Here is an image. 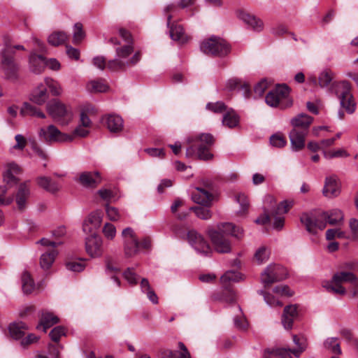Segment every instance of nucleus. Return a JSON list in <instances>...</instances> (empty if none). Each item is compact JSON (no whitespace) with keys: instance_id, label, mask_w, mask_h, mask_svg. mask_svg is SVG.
<instances>
[{"instance_id":"23","label":"nucleus","mask_w":358,"mask_h":358,"mask_svg":"<svg viewBox=\"0 0 358 358\" xmlns=\"http://www.w3.org/2000/svg\"><path fill=\"white\" fill-rule=\"evenodd\" d=\"M296 305H289L285 307L282 315V324L285 329H291L293 326V322L298 317V310Z\"/></svg>"},{"instance_id":"4","label":"nucleus","mask_w":358,"mask_h":358,"mask_svg":"<svg viewBox=\"0 0 358 358\" xmlns=\"http://www.w3.org/2000/svg\"><path fill=\"white\" fill-rule=\"evenodd\" d=\"M115 59L108 61L107 68L112 71H125L127 67L136 65L141 59V52L137 51L129 59L127 58L134 52L132 44H127L116 48Z\"/></svg>"},{"instance_id":"54","label":"nucleus","mask_w":358,"mask_h":358,"mask_svg":"<svg viewBox=\"0 0 358 358\" xmlns=\"http://www.w3.org/2000/svg\"><path fill=\"white\" fill-rule=\"evenodd\" d=\"M102 232L106 238L113 240L116 236V228L111 223H106L102 229Z\"/></svg>"},{"instance_id":"17","label":"nucleus","mask_w":358,"mask_h":358,"mask_svg":"<svg viewBox=\"0 0 358 358\" xmlns=\"http://www.w3.org/2000/svg\"><path fill=\"white\" fill-rule=\"evenodd\" d=\"M85 248L92 257H100L103 253L101 238L97 234H90L85 239Z\"/></svg>"},{"instance_id":"20","label":"nucleus","mask_w":358,"mask_h":358,"mask_svg":"<svg viewBox=\"0 0 358 358\" xmlns=\"http://www.w3.org/2000/svg\"><path fill=\"white\" fill-rule=\"evenodd\" d=\"M237 17L248 25L255 31H261L263 29V22L255 15H250L243 10L236 11Z\"/></svg>"},{"instance_id":"26","label":"nucleus","mask_w":358,"mask_h":358,"mask_svg":"<svg viewBox=\"0 0 358 358\" xmlns=\"http://www.w3.org/2000/svg\"><path fill=\"white\" fill-rule=\"evenodd\" d=\"M59 320L57 316L55 315L52 313L48 311H42L40 322L36 326L37 329H43L44 332L47 329L59 322Z\"/></svg>"},{"instance_id":"12","label":"nucleus","mask_w":358,"mask_h":358,"mask_svg":"<svg viewBox=\"0 0 358 358\" xmlns=\"http://www.w3.org/2000/svg\"><path fill=\"white\" fill-rule=\"evenodd\" d=\"M39 137L45 143L71 141L73 136L62 133L55 126L49 125L47 128H41L38 133Z\"/></svg>"},{"instance_id":"29","label":"nucleus","mask_w":358,"mask_h":358,"mask_svg":"<svg viewBox=\"0 0 358 358\" xmlns=\"http://www.w3.org/2000/svg\"><path fill=\"white\" fill-rule=\"evenodd\" d=\"M28 326L23 322H14L10 324L8 331L10 336L15 340L22 338L24 334L25 331L28 330Z\"/></svg>"},{"instance_id":"47","label":"nucleus","mask_w":358,"mask_h":358,"mask_svg":"<svg viewBox=\"0 0 358 358\" xmlns=\"http://www.w3.org/2000/svg\"><path fill=\"white\" fill-rule=\"evenodd\" d=\"M179 8L178 3H171L166 6L164 9V13L166 15L167 22L166 25L169 27L171 22V19L174 14L177 13Z\"/></svg>"},{"instance_id":"49","label":"nucleus","mask_w":358,"mask_h":358,"mask_svg":"<svg viewBox=\"0 0 358 358\" xmlns=\"http://www.w3.org/2000/svg\"><path fill=\"white\" fill-rule=\"evenodd\" d=\"M270 143L273 147L283 148L287 144V140L284 135L277 133L270 137Z\"/></svg>"},{"instance_id":"60","label":"nucleus","mask_w":358,"mask_h":358,"mask_svg":"<svg viewBox=\"0 0 358 358\" xmlns=\"http://www.w3.org/2000/svg\"><path fill=\"white\" fill-rule=\"evenodd\" d=\"M85 267V264L80 262L70 261L66 263V268L73 272H80L84 270Z\"/></svg>"},{"instance_id":"46","label":"nucleus","mask_w":358,"mask_h":358,"mask_svg":"<svg viewBox=\"0 0 358 358\" xmlns=\"http://www.w3.org/2000/svg\"><path fill=\"white\" fill-rule=\"evenodd\" d=\"M270 252L266 247H261L255 254V260L258 264H262L269 258Z\"/></svg>"},{"instance_id":"42","label":"nucleus","mask_w":358,"mask_h":358,"mask_svg":"<svg viewBox=\"0 0 358 358\" xmlns=\"http://www.w3.org/2000/svg\"><path fill=\"white\" fill-rule=\"evenodd\" d=\"M293 341L295 345L298 346L297 349L292 350V353L296 357H299L300 355L306 348V341L303 337H299L296 335L293 336Z\"/></svg>"},{"instance_id":"56","label":"nucleus","mask_w":358,"mask_h":358,"mask_svg":"<svg viewBox=\"0 0 358 358\" xmlns=\"http://www.w3.org/2000/svg\"><path fill=\"white\" fill-rule=\"evenodd\" d=\"M123 276L131 285H136L138 283V276L131 268H127L124 271Z\"/></svg>"},{"instance_id":"41","label":"nucleus","mask_w":358,"mask_h":358,"mask_svg":"<svg viewBox=\"0 0 358 358\" xmlns=\"http://www.w3.org/2000/svg\"><path fill=\"white\" fill-rule=\"evenodd\" d=\"M324 348L334 354H341L340 344L337 338H328L324 343Z\"/></svg>"},{"instance_id":"63","label":"nucleus","mask_w":358,"mask_h":358,"mask_svg":"<svg viewBox=\"0 0 358 358\" xmlns=\"http://www.w3.org/2000/svg\"><path fill=\"white\" fill-rule=\"evenodd\" d=\"M15 140L16 141V144L13 145V148L22 150L27 145L26 138L22 134H17L15 136Z\"/></svg>"},{"instance_id":"22","label":"nucleus","mask_w":358,"mask_h":358,"mask_svg":"<svg viewBox=\"0 0 358 358\" xmlns=\"http://www.w3.org/2000/svg\"><path fill=\"white\" fill-rule=\"evenodd\" d=\"M322 193L329 198L336 197L340 194V186L336 176H331L325 178Z\"/></svg>"},{"instance_id":"30","label":"nucleus","mask_w":358,"mask_h":358,"mask_svg":"<svg viewBox=\"0 0 358 358\" xmlns=\"http://www.w3.org/2000/svg\"><path fill=\"white\" fill-rule=\"evenodd\" d=\"M48 99L47 89L43 84L34 89L30 96V100L38 105H43Z\"/></svg>"},{"instance_id":"55","label":"nucleus","mask_w":358,"mask_h":358,"mask_svg":"<svg viewBox=\"0 0 358 358\" xmlns=\"http://www.w3.org/2000/svg\"><path fill=\"white\" fill-rule=\"evenodd\" d=\"M236 201L240 204L241 209L240 213H245L248 208L249 201L247 196L243 193H239L235 196Z\"/></svg>"},{"instance_id":"64","label":"nucleus","mask_w":358,"mask_h":358,"mask_svg":"<svg viewBox=\"0 0 358 358\" xmlns=\"http://www.w3.org/2000/svg\"><path fill=\"white\" fill-rule=\"evenodd\" d=\"M38 340V336L34 334H29L21 341L20 344L22 347L26 348L30 344L37 342Z\"/></svg>"},{"instance_id":"5","label":"nucleus","mask_w":358,"mask_h":358,"mask_svg":"<svg viewBox=\"0 0 358 358\" xmlns=\"http://www.w3.org/2000/svg\"><path fill=\"white\" fill-rule=\"evenodd\" d=\"M347 282L351 283L353 296H358V278L352 272L341 271L336 273L331 281H326L323 283V287L328 292L345 295L346 290L341 285V283Z\"/></svg>"},{"instance_id":"48","label":"nucleus","mask_w":358,"mask_h":358,"mask_svg":"<svg viewBox=\"0 0 358 358\" xmlns=\"http://www.w3.org/2000/svg\"><path fill=\"white\" fill-rule=\"evenodd\" d=\"M292 350L286 348H277L275 350L266 349L265 353L274 356H278L281 358H292L291 353Z\"/></svg>"},{"instance_id":"1","label":"nucleus","mask_w":358,"mask_h":358,"mask_svg":"<svg viewBox=\"0 0 358 358\" xmlns=\"http://www.w3.org/2000/svg\"><path fill=\"white\" fill-rule=\"evenodd\" d=\"M343 212L337 208L329 211H312L303 213L300 217L301 222L310 234H315L317 229L323 230L327 224L336 225L343 221Z\"/></svg>"},{"instance_id":"34","label":"nucleus","mask_w":358,"mask_h":358,"mask_svg":"<svg viewBox=\"0 0 358 358\" xmlns=\"http://www.w3.org/2000/svg\"><path fill=\"white\" fill-rule=\"evenodd\" d=\"M178 348L181 352L167 350L164 352V358H191L190 354L182 342L178 343Z\"/></svg>"},{"instance_id":"16","label":"nucleus","mask_w":358,"mask_h":358,"mask_svg":"<svg viewBox=\"0 0 358 358\" xmlns=\"http://www.w3.org/2000/svg\"><path fill=\"white\" fill-rule=\"evenodd\" d=\"M102 219L103 213L101 210L90 213L83 222V231L90 234H96V231L101 227Z\"/></svg>"},{"instance_id":"58","label":"nucleus","mask_w":358,"mask_h":358,"mask_svg":"<svg viewBox=\"0 0 358 358\" xmlns=\"http://www.w3.org/2000/svg\"><path fill=\"white\" fill-rule=\"evenodd\" d=\"M206 108L213 113H220L225 111L227 107L223 102L217 101L215 103H208L206 105Z\"/></svg>"},{"instance_id":"37","label":"nucleus","mask_w":358,"mask_h":358,"mask_svg":"<svg viewBox=\"0 0 358 358\" xmlns=\"http://www.w3.org/2000/svg\"><path fill=\"white\" fill-rule=\"evenodd\" d=\"M22 290L26 294L31 293L35 288L34 280L27 271H24L22 275Z\"/></svg>"},{"instance_id":"21","label":"nucleus","mask_w":358,"mask_h":358,"mask_svg":"<svg viewBox=\"0 0 358 358\" xmlns=\"http://www.w3.org/2000/svg\"><path fill=\"white\" fill-rule=\"evenodd\" d=\"M80 183L87 188H95L101 182L99 172H83L80 175Z\"/></svg>"},{"instance_id":"13","label":"nucleus","mask_w":358,"mask_h":358,"mask_svg":"<svg viewBox=\"0 0 358 358\" xmlns=\"http://www.w3.org/2000/svg\"><path fill=\"white\" fill-rule=\"evenodd\" d=\"M122 236L124 240V253L127 258L132 257L138 252L139 241L131 227L123 229Z\"/></svg>"},{"instance_id":"51","label":"nucleus","mask_w":358,"mask_h":358,"mask_svg":"<svg viewBox=\"0 0 358 358\" xmlns=\"http://www.w3.org/2000/svg\"><path fill=\"white\" fill-rule=\"evenodd\" d=\"M85 32L83 30V24L80 22H77L74 25V31L73 42L74 44L80 43L82 40L85 38Z\"/></svg>"},{"instance_id":"14","label":"nucleus","mask_w":358,"mask_h":358,"mask_svg":"<svg viewBox=\"0 0 358 358\" xmlns=\"http://www.w3.org/2000/svg\"><path fill=\"white\" fill-rule=\"evenodd\" d=\"M289 88L285 85H278L275 89L271 90L266 96L265 100L268 105L276 107L280 102L286 99L289 94Z\"/></svg>"},{"instance_id":"33","label":"nucleus","mask_w":358,"mask_h":358,"mask_svg":"<svg viewBox=\"0 0 358 358\" xmlns=\"http://www.w3.org/2000/svg\"><path fill=\"white\" fill-rule=\"evenodd\" d=\"M58 252L56 249H51L43 253L40 257V266L44 270L49 269L55 260Z\"/></svg>"},{"instance_id":"25","label":"nucleus","mask_w":358,"mask_h":358,"mask_svg":"<svg viewBox=\"0 0 358 358\" xmlns=\"http://www.w3.org/2000/svg\"><path fill=\"white\" fill-rule=\"evenodd\" d=\"M29 62L30 71L36 74L41 73L46 66V59L34 52L31 53Z\"/></svg>"},{"instance_id":"59","label":"nucleus","mask_w":358,"mask_h":358,"mask_svg":"<svg viewBox=\"0 0 358 358\" xmlns=\"http://www.w3.org/2000/svg\"><path fill=\"white\" fill-rule=\"evenodd\" d=\"M38 109L29 103H24L20 110L22 116H35Z\"/></svg>"},{"instance_id":"52","label":"nucleus","mask_w":358,"mask_h":358,"mask_svg":"<svg viewBox=\"0 0 358 358\" xmlns=\"http://www.w3.org/2000/svg\"><path fill=\"white\" fill-rule=\"evenodd\" d=\"M66 335V329L62 326H57L49 333V336L54 342H59L60 338Z\"/></svg>"},{"instance_id":"27","label":"nucleus","mask_w":358,"mask_h":358,"mask_svg":"<svg viewBox=\"0 0 358 358\" xmlns=\"http://www.w3.org/2000/svg\"><path fill=\"white\" fill-rule=\"evenodd\" d=\"M30 194V188L27 182L21 183L16 194V203L20 210H23L26 206L27 200Z\"/></svg>"},{"instance_id":"28","label":"nucleus","mask_w":358,"mask_h":358,"mask_svg":"<svg viewBox=\"0 0 358 358\" xmlns=\"http://www.w3.org/2000/svg\"><path fill=\"white\" fill-rule=\"evenodd\" d=\"M215 301H220L227 303H234L236 301V295L233 289L225 287L220 292L214 293L212 296Z\"/></svg>"},{"instance_id":"43","label":"nucleus","mask_w":358,"mask_h":358,"mask_svg":"<svg viewBox=\"0 0 358 358\" xmlns=\"http://www.w3.org/2000/svg\"><path fill=\"white\" fill-rule=\"evenodd\" d=\"M208 208L205 206H192L189 208V210L193 211L199 218L206 220L212 217L211 211Z\"/></svg>"},{"instance_id":"61","label":"nucleus","mask_w":358,"mask_h":358,"mask_svg":"<svg viewBox=\"0 0 358 358\" xmlns=\"http://www.w3.org/2000/svg\"><path fill=\"white\" fill-rule=\"evenodd\" d=\"M106 212L108 219L111 221H117L120 218L118 210L108 204L106 206Z\"/></svg>"},{"instance_id":"2","label":"nucleus","mask_w":358,"mask_h":358,"mask_svg":"<svg viewBox=\"0 0 358 358\" xmlns=\"http://www.w3.org/2000/svg\"><path fill=\"white\" fill-rule=\"evenodd\" d=\"M243 231L241 228L231 222H222L218 224L216 229L209 228L207 233L216 252L229 253L231 250L229 236L240 238L243 236Z\"/></svg>"},{"instance_id":"11","label":"nucleus","mask_w":358,"mask_h":358,"mask_svg":"<svg viewBox=\"0 0 358 358\" xmlns=\"http://www.w3.org/2000/svg\"><path fill=\"white\" fill-rule=\"evenodd\" d=\"M49 114L62 124H66L72 118V112L64 103L53 99L47 104Z\"/></svg>"},{"instance_id":"57","label":"nucleus","mask_w":358,"mask_h":358,"mask_svg":"<svg viewBox=\"0 0 358 358\" xmlns=\"http://www.w3.org/2000/svg\"><path fill=\"white\" fill-rule=\"evenodd\" d=\"M336 237L339 238H349V237L346 236L345 232L338 229H329L326 231V238L327 240L331 241Z\"/></svg>"},{"instance_id":"19","label":"nucleus","mask_w":358,"mask_h":358,"mask_svg":"<svg viewBox=\"0 0 358 358\" xmlns=\"http://www.w3.org/2000/svg\"><path fill=\"white\" fill-rule=\"evenodd\" d=\"M191 197L194 202L205 207H210L213 199V195L203 187H195Z\"/></svg>"},{"instance_id":"7","label":"nucleus","mask_w":358,"mask_h":358,"mask_svg":"<svg viewBox=\"0 0 358 358\" xmlns=\"http://www.w3.org/2000/svg\"><path fill=\"white\" fill-rule=\"evenodd\" d=\"M0 69L6 79L13 81L17 80L20 67L14 59V52L8 43H6L1 52Z\"/></svg>"},{"instance_id":"40","label":"nucleus","mask_w":358,"mask_h":358,"mask_svg":"<svg viewBox=\"0 0 358 358\" xmlns=\"http://www.w3.org/2000/svg\"><path fill=\"white\" fill-rule=\"evenodd\" d=\"M294 201L284 200L281 201L277 207L271 211L272 215H278L280 214L287 213L289 210L293 206Z\"/></svg>"},{"instance_id":"18","label":"nucleus","mask_w":358,"mask_h":358,"mask_svg":"<svg viewBox=\"0 0 358 358\" xmlns=\"http://www.w3.org/2000/svg\"><path fill=\"white\" fill-rule=\"evenodd\" d=\"M334 78V73L330 69H326L322 71L318 77L311 75L308 78V82L310 85L321 88L329 87Z\"/></svg>"},{"instance_id":"31","label":"nucleus","mask_w":358,"mask_h":358,"mask_svg":"<svg viewBox=\"0 0 358 358\" xmlns=\"http://www.w3.org/2000/svg\"><path fill=\"white\" fill-rule=\"evenodd\" d=\"M170 37L173 41H178L180 43H185L187 41V37L185 34L184 29L182 25L176 23H171L169 27Z\"/></svg>"},{"instance_id":"6","label":"nucleus","mask_w":358,"mask_h":358,"mask_svg":"<svg viewBox=\"0 0 358 358\" xmlns=\"http://www.w3.org/2000/svg\"><path fill=\"white\" fill-rule=\"evenodd\" d=\"M330 90L340 101V105L348 114H352L356 110V103L351 93L349 82L343 80L331 83Z\"/></svg>"},{"instance_id":"10","label":"nucleus","mask_w":358,"mask_h":358,"mask_svg":"<svg viewBox=\"0 0 358 358\" xmlns=\"http://www.w3.org/2000/svg\"><path fill=\"white\" fill-rule=\"evenodd\" d=\"M287 276L286 268L280 264L268 265L261 275V282L265 287L285 280Z\"/></svg>"},{"instance_id":"15","label":"nucleus","mask_w":358,"mask_h":358,"mask_svg":"<svg viewBox=\"0 0 358 358\" xmlns=\"http://www.w3.org/2000/svg\"><path fill=\"white\" fill-rule=\"evenodd\" d=\"M187 240L189 244L199 253L208 255L211 252L210 247L202 235L194 229L187 232Z\"/></svg>"},{"instance_id":"36","label":"nucleus","mask_w":358,"mask_h":358,"mask_svg":"<svg viewBox=\"0 0 358 358\" xmlns=\"http://www.w3.org/2000/svg\"><path fill=\"white\" fill-rule=\"evenodd\" d=\"M37 183L41 187L49 192L55 193L59 189L57 183L48 177L41 176L38 178Z\"/></svg>"},{"instance_id":"3","label":"nucleus","mask_w":358,"mask_h":358,"mask_svg":"<svg viewBox=\"0 0 358 358\" xmlns=\"http://www.w3.org/2000/svg\"><path fill=\"white\" fill-rule=\"evenodd\" d=\"M313 122V117L305 113H300L292 118L290 123L293 128L289 137L293 151L298 152L305 147V139Z\"/></svg>"},{"instance_id":"44","label":"nucleus","mask_w":358,"mask_h":358,"mask_svg":"<svg viewBox=\"0 0 358 358\" xmlns=\"http://www.w3.org/2000/svg\"><path fill=\"white\" fill-rule=\"evenodd\" d=\"M87 88L91 92H104L108 87L101 80H92L87 84Z\"/></svg>"},{"instance_id":"38","label":"nucleus","mask_w":358,"mask_h":358,"mask_svg":"<svg viewBox=\"0 0 358 358\" xmlns=\"http://www.w3.org/2000/svg\"><path fill=\"white\" fill-rule=\"evenodd\" d=\"M238 122L239 117L234 110L227 111L223 115L222 124L229 128H234L236 127L238 124Z\"/></svg>"},{"instance_id":"53","label":"nucleus","mask_w":358,"mask_h":358,"mask_svg":"<svg viewBox=\"0 0 358 358\" xmlns=\"http://www.w3.org/2000/svg\"><path fill=\"white\" fill-rule=\"evenodd\" d=\"M273 292L276 294H278L281 296H292L294 294V292L290 289L289 286L286 285H280L275 287L273 289Z\"/></svg>"},{"instance_id":"8","label":"nucleus","mask_w":358,"mask_h":358,"mask_svg":"<svg viewBox=\"0 0 358 358\" xmlns=\"http://www.w3.org/2000/svg\"><path fill=\"white\" fill-rule=\"evenodd\" d=\"M199 144L196 147L190 146L186 150V157H192L197 155L201 160H210L213 155L210 152V148L215 143V138L210 134H201L196 138Z\"/></svg>"},{"instance_id":"35","label":"nucleus","mask_w":358,"mask_h":358,"mask_svg":"<svg viewBox=\"0 0 358 358\" xmlns=\"http://www.w3.org/2000/svg\"><path fill=\"white\" fill-rule=\"evenodd\" d=\"M106 273H119L121 271V267L117 258L113 256H106L105 257Z\"/></svg>"},{"instance_id":"39","label":"nucleus","mask_w":358,"mask_h":358,"mask_svg":"<svg viewBox=\"0 0 358 358\" xmlns=\"http://www.w3.org/2000/svg\"><path fill=\"white\" fill-rule=\"evenodd\" d=\"M68 38V36L64 31H58L51 34L48 38V43L53 46L63 44Z\"/></svg>"},{"instance_id":"62","label":"nucleus","mask_w":358,"mask_h":358,"mask_svg":"<svg viewBox=\"0 0 358 358\" xmlns=\"http://www.w3.org/2000/svg\"><path fill=\"white\" fill-rule=\"evenodd\" d=\"M349 227L351 232V238L356 240L358 238V220L351 218L349 220Z\"/></svg>"},{"instance_id":"45","label":"nucleus","mask_w":358,"mask_h":358,"mask_svg":"<svg viewBox=\"0 0 358 358\" xmlns=\"http://www.w3.org/2000/svg\"><path fill=\"white\" fill-rule=\"evenodd\" d=\"M44 81L53 96H59L62 94V88L57 81L50 78H45Z\"/></svg>"},{"instance_id":"9","label":"nucleus","mask_w":358,"mask_h":358,"mask_svg":"<svg viewBox=\"0 0 358 358\" xmlns=\"http://www.w3.org/2000/svg\"><path fill=\"white\" fill-rule=\"evenodd\" d=\"M201 50L208 55L214 57H224L230 52L229 45L222 38L211 36L203 40L200 45Z\"/></svg>"},{"instance_id":"50","label":"nucleus","mask_w":358,"mask_h":358,"mask_svg":"<svg viewBox=\"0 0 358 358\" xmlns=\"http://www.w3.org/2000/svg\"><path fill=\"white\" fill-rule=\"evenodd\" d=\"M241 278V274L239 272L234 271H228L223 275L220 280L222 283L229 282H238Z\"/></svg>"},{"instance_id":"24","label":"nucleus","mask_w":358,"mask_h":358,"mask_svg":"<svg viewBox=\"0 0 358 358\" xmlns=\"http://www.w3.org/2000/svg\"><path fill=\"white\" fill-rule=\"evenodd\" d=\"M103 120L104 124L111 133H120L123 129V120L119 115H108L103 117Z\"/></svg>"},{"instance_id":"32","label":"nucleus","mask_w":358,"mask_h":358,"mask_svg":"<svg viewBox=\"0 0 358 358\" xmlns=\"http://www.w3.org/2000/svg\"><path fill=\"white\" fill-rule=\"evenodd\" d=\"M20 172V166L14 163H8L7 165V170L3 174V180L7 184H16L17 182V178L14 176Z\"/></svg>"}]
</instances>
